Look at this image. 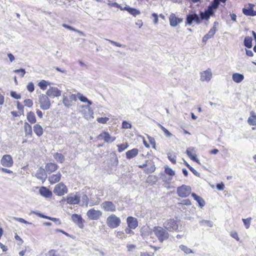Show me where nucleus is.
I'll use <instances>...</instances> for the list:
<instances>
[{"instance_id":"obj_1","label":"nucleus","mask_w":256,"mask_h":256,"mask_svg":"<svg viewBox=\"0 0 256 256\" xmlns=\"http://www.w3.org/2000/svg\"><path fill=\"white\" fill-rule=\"evenodd\" d=\"M152 231L154 234L160 242L168 240L170 237L168 230L162 226H155L154 227Z\"/></svg>"},{"instance_id":"obj_2","label":"nucleus","mask_w":256,"mask_h":256,"mask_svg":"<svg viewBox=\"0 0 256 256\" xmlns=\"http://www.w3.org/2000/svg\"><path fill=\"white\" fill-rule=\"evenodd\" d=\"M106 223L107 226L110 228H115L120 226L121 220L116 214H112L107 218Z\"/></svg>"},{"instance_id":"obj_3","label":"nucleus","mask_w":256,"mask_h":256,"mask_svg":"<svg viewBox=\"0 0 256 256\" xmlns=\"http://www.w3.org/2000/svg\"><path fill=\"white\" fill-rule=\"evenodd\" d=\"M53 192L58 196H62L68 193V188L63 182H59L55 186Z\"/></svg>"},{"instance_id":"obj_4","label":"nucleus","mask_w":256,"mask_h":256,"mask_svg":"<svg viewBox=\"0 0 256 256\" xmlns=\"http://www.w3.org/2000/svg\"><path fill=\"white\" fill-rule=\"evenodd\" d=\"M177 194L181 198H186L190 195L192 192L190 186L182 184L177 188Z\"/></svg>"},{"instance_id":"obj_5","label":"nucleus","mask_w":256,"mask_h":256,"mask_svg":"<svg viewBox=\"0 0 256 256\" xmlns=\"http://www.w3.org/2000/svg\"><path fill=\"white\" fill-rule=\"evenodd\" d=\"M38 102L40 107L42 110H47L50 107V100L46 95L41 94L38 97Z\"/></svg>"},{"instance_id":"obj_6","label":"nucleus","mask_w":256,"mask_h":256,"mask_svg":"<svg viewBox=\"0 0 256 256\" xmlns=\"http://www.w3.org/2000/svg\"><path fill=\"white\" fill-rule=\"evenodd\" d=\"M164 228L169 232L176 231L178 228L177 222L174 219H168L164 224Z\"/></svg>"},{"instance_id":"obj_7","label":"nucleus","mask_w":256,"mask_h":256,"mask_svg":"<svg viewBox=\"0 0 256 256\" xmlns=\"http://www.w3.org/2000/svg\"><path fill=\"white\" fill-rule=\"evenodd\" d=\"M102 214L100 210H96L94 208L90 209L86 212V216L90 220H98L102 216Z\"/></svg>"},{"instance_id":"obj_8","label":"nucleus","mask_w":256,"mask_h":256,"mask_svg":"<svg viewBox=\"0 0 256 256\" xmlns=\"http://www.w3.org/2000/svg\"><path fill=\"white\" fill-rule=\"evenodd\" d=\"M98 139L104 140L107 143H112L114 142L116 138L114 136H112L108 132H102L99 134L97 137Z\"/></svg>"},{"instance_id":"obj_9","label":"nucleus","mask_w":256,"mask_h":256,"mask_svg":"<svg viewBox=\"0 0 256 256\" xmlns=\"http://www.w3.org/2000/svg\"><path fill=\"white\" fill-rule=\"evenodd\" d=\"M0 164L4 167L11 168L14 165V160L10 154H4L1 158Z\"/></svg>"},{"instance_id":"obj_10","label":"nucleus","mask_w":256,"mask_h":256,"mask_svg":"<svg viewBox=\"0 0 256 256\" xmlns=\"http://www.w3.org/2000/svg\"><path fill=\"white\" fill-rule=\"evenodd\" d=\"M64 200L68 204H77L80 202V196L78 194H74L73 193H70Z\"/></svg>"},{"instance_id":"obj_11","label":"nucleus","mask_w":256,"mask_h":256,"mask_svg":"<svg viewBox=\"0 0 256 256\" xmlns=\"http://www.w3.org/2000/svg\"><path fill=\"white\" fill-rule=\"evenodd\" d=\"M101 207L104 212H114L116 211V206L111 201H104L102 204Z\"/></svg>"},{"instance_id":"obj_12","label":"nucleus","mask_w":256,"mask_h":256,"mask_svg":"<svg viewBox=\"0 0 256 256\" xmlns=\"http://www.w3.org/2000/svg\"><path fill=\"white\" fill-rule=\"evenodd\" d=\"M71 219L80 228H84V220L80 215L76 214H72L71 216Z\"/></svg>"},{"instance_id":"obj_13","label":"nucleus","mask_w":256,"mask_h":256,"mask_svg":"<svg viewBox=\"0 0 256 256\" xmlns=\"http://www.w3.org/2000/svg\"><path fill=\"white\" fill-rule=\"evenodd\" d=\"M46 96L52 98L59 96L61 95V91L56 87H50L46 92Z\"/></svg>"},{"instance_id":"obj_14","label":"nucleus","mask_w":256,"mask_h":256,"mask_svg":"<svg viewBox=\"0 0 256 256\" xmlns=\"http://www.w3.org/2000/svg\"><path fill=\"white\" fill-rule=\"evenodd\" d=\"M126 222L128 227L133 230L136 228L138 224L137 218L133 216H128L126 218Z\"/></svg>"},{"instance_id":"obj_15","label":"nucleus","mask_w":256,"mask_h":256,"mask_svg":"<svg viewBox=\"0 0 256 256\" xmlns=\"http://www.w3.org/2000/svg\"><path fill=\"white\" fill-rule=\"evenodd\" d=\"M170 24L172 26H176L182 22V19L177 17L174 14H171L169 17Z\"/></svg>"},{"instance_id":"obj_16","label":"nucleus","mask_w":256,"mask_h":256,"mask_svg":"<svg viewBox=\"0 0 256 256\" xmlns=\"http://www.w3.org/2000/svg\"><path fill=\"white\" fill-rule=\"evenodd\" d=\"M254 4H249L248 8H244L242 9V12L244 14L247 16H256V11L254 10Z\"/></svg>"},{"instance_id":"obj_17","label":"nucleus","mask_w":256,"mask_h":256,"mask_svg":"<svg viewBox=\"0 0 256 256\" xmlns=\"http://www.w3.org/2000/svg\"><path fill=\"white\" fill-rule=\"evenodd\" d=\"M214 14V12L212 8V7H208V10L204 12H200V19H202V20H208L210 18V16H212Z\"/></svg>"},{"instance_id":"obj_18","label":"nucleus","mask_w":256,"mask_h":256,"mask_svg":"<svg viewBox=\"0 0 256 256\" xmlns=\"http://www.w3.org/2000/svg\"><path fill=\"white\" fill-rule=\"evenodd\" d=\"M58 166L54 162H48L45 166V170L46 173L50 174L58 169Z\"/></svg>"},{"instance_id":"obj_19","label":"nucleus","mask_w":256,"mask_h":256,"mask_svg":"<svg viewBox=\"0 0 256 256\" xmlns=\"http://www.w3.org/2000/svg\"><path fill=\"white\" fill-rule=\"evenodd\" d=\"M75 100H76V97L74 94H70L68 96H63L62 102L66 106H72V102Z\"/></svg>"},{"instance_id":"obj_20","label":"nucleus","mask_w":256,"mask_h":256,"mask_svg":"<svg viewBox=\"0 0 256 256\" xmlns=\"http://www.w3.org/2000/svg\"><path fill=\"white\" fill-rule=\"evenodd\" d=\"M212 77V73L210 68L200 73V80L202 81H209Z\"/></svg>"},{"instance_id":"obj_21","label":"nucleus","mask_w":256,"mask_h":256,"mask_svg":"<svg viewBox=\"0 0 256 256\" xmlns=\"http://www.w3.org/2000/svg\"><path fill=\"white\" fill-rule=\"evenodd\" d=\"M62 178V174L60 172H57L56 174L51 175L48 177V181L52 184L57 183L60 181Z\"/></svg>"},{"instance_id":"obj_22","label":"nucleus","mask_w":256,"mask_h":256,"mask_svg":"<svg viewBox=\"0 0 256 256\" xmlns=\"http://www.w3.org/2000/svg\"><path fill=\"white\" fill-rule=\"evenodd\" d=\"M138 150L136 148H132L127 151L126 153V156L127 159L130 160L136 156L138 154Z\"/></svg>"},{"instance_id":"obj_23","label":"nucleus","mask_w":256,"mask_h":256,"mask_svg":"<svg viewBox=\"0 0 256 256\" xmlns=\"http://www.w3.org/2000/svg\"><path fill=\"white\" fill-rule=\"evenodd\" d=\"M216 31V28L214 26L202 38V42H206L208 39L212 38Z\"/></svg>"},{"instance_id":"obj_24","label":"nucleus","mask_w":256,"mask_h":256,"mask_svg":"<svg viewBox=\"0 0 256 256\" xmlns=\"http://www.w3.org/2000/svg\"><path fill=\"white\" fill-rule=\"evenodd\" d=\"M39 192L42 196L46 198H50L52 196V192L45 186H42L40 188Z\"/></svg>"},{"instance_id":"obj_25","label":"nucleus","mask_w":256,"mask_h":256,"mask_svg":"<svg viewBox=\"0 0 256 256\" xmlns=\"http://www.w3.org/2000/svg\"><path fill=\"white\" fill-rule=\"evenodd\" d=\"M248 122L250 126H256V114L254 111L250 112V116L248 119Z\"/></svg>"},{"instance_id":"obj_26","label":"nucleus","mask_w":256,"mask_h":256,"mask_svg":"<svg viewBox=\"0 0 256 256\" xmlns=\"http://www.w3.org/2000/svg\"><path fill=\"white\" fill-rule=\"evenodd\" d=\"M191 195L193 197L194 200L197 202L200 207L202 208L203 206H204L206 203L202 197L198 196L195 193H192Z\"/></svg>"},{"instance_id":"obj_27","label":"nucleus","mask_w":256,"mask_h":256,"mask_svg":"<svg viewBox=\"0 0 256 256\" xmlns=\"http://www.w3.org/2000/svg\"><path fill=\"white\" fill-rule=\"evenodd\" d=\"M34 131L36 135L40 136L43 134L44 130L42 127L39 124H36L33 127Z\"/></svg>"},{"instance_id":"obj_28","label":"nucleus","mask_w":256,"mask_h":256,"mask_svg":"<svg viewBox=\"0 0 256 256\" xmlns=\"http://www.w3.org/2000/svg\"><path fill=\"white\" fill-rule=\"evenodd\" d=\"M24 130L26 136H32V126L27 122H25L24 124Z\"/></svg>"},{"instance_id":"obj_29","label":"nucleus","mask_w":256,"mask_h":256,"mask_svg":"<svg viewBox=\"0 0 256 256\" xmlns=\"http://www.w3.org/2000/svg\"><path fill=\"white\" fill-rule=\"evenodd\" d=\"M186 154L191 160L198 164H200V161L197 158L196 154L194 152H193L192 149L187 150H186Z\"/></svg>"},{"instance_id":"obj_30","label":"nucleus","mask_w":256,"mask_h":256,"mask_svg":"<svg viewBox=\"0 0 256 256\" xmlns=\"http://www.w3.org/2000/svg\"><path fill=\"white\" fill-rule=\"evenodd\" d=\"M35 214L38 216L42 218H46L47 220H52V222H58L59 224H61V222L59 218H52L48 216H45L43 214L38 213V212H35Z\"/></svg>"},{"instance_id":"obj_31","label":"nucleus","mask_w":256,"mask_h":256,"mask_svg":"<svg viewBox=\"0 0 256 256\" xmlns=\"http://www.w3.org/2000/svg\"><path fill=\"white\" fill-rule=\"evenodd\" d=\"M232 78L234 82L240 83L243 80L244 76L239 73H234L232 74Z\"/></svg>"},{"instance_id":"obj_32","label":"nucleus","mask_w":256,"mask_h":256,"mask_svg":"<svg viewBox=\"0 0 256 256\" xmlns=\"http://www.w3.org/2000/svg\"><path fill=\"white\" fill-rule=\"evenodd\" d=\"M26 118L28 120L30 124H35L36 122V117L34 112H28L26 115Z\"/></svg>"},{"instance_id":"obj_33","label":"nucleus","mask_w":256,"mask_h":256,"mask_svg":"<svg viewBox=\"0 0 256 256\" xmlns=\"http://www.w3.org/2000/svg\"><path fill=\"white\" fill-rule=\"evenodd\" d=\"M46 170L44 169L40 168L36 174V177L40 180H45Z\"/></svg>"},{"instance_id":"obj_34","label":"nucleus","mask_w":256,"mask_h":256,"mask_svg":"<svg viewBox=\"0 0 256 256\" xmlns=\"http://www.w3.org/2000/svg\"><path fill=\"white\" fill-rule=\"evenodd\" d=\"M54 158L58 162L62 164L64 161V157L62 154L56 152L54 154Z\"/></svg>"},{"instance_id":"obj_35","label":"nucleus","mask_w":256,"mask_h":256,"mask_svg":"<svg viewBox=\"0 0 256 256\" xmlns=\"http://www.w3.org/2000/svg\"><path fill=\"white\" fill-rule=\"evenodd\" d=\"M129 146L128 142H126L124 143L118 144V152H122L126 150Z\"/></svg>"},{"instance_id":"obj_36","label":"nucleus","mask_w":256,"mask_h":256,"mask_svg":"<svg viewBox=\"0 0 256 256\" xmlns=\"http://www.w3.org/2000/svg\"><path fill=\"white\" fill-rule=\"evenodd\" d=\"M244 45L248 48H251L252 47V38L248 36H246L244 40Z\"/></svg>"},{"instance_id":"obj_37","label":"nucleus","mask_w":256,"mask_h":256,"mask_svg":"<svg viewBox=\"0 0 256 256\" xmlns=\"http://www.w3.org/2000/svg\"><path fill=\"white\" fill-rule=\"evenodd\" d=\"M50 84V83L45 80H40L38 84V86L42 90H46L48 87V86Z\"/></svg>"},{"instance_id":"obj_38","label":"nucleus","mask_w":256,"mask_h":256,"mask_svg":"<svg viewBox=\"0 0 256 256\" xmlns=\"http://www.w3.org/2000/svg\"><path fill=\"white\" fill-rule=\"evenodd\" d=\"M111 166L116 167L118 164V159L116 154H114V157L110 160Z\"/></svg>"},{"instance_id":"obj_39","label":"nucleus","mask_w":256,"mask_h":256,"mask_svg":"<svg viewBox=\"0 0 256 256\" xmlns=\"http://www.w3.org/2000/svg\"><path fill=\"white\" fill-rule=\"evenodd\" d=\"M156 170V167L154 164H152L149 167L146 166V168L144 169V172L146 174H148L150 173L154 172Z\"/></svg>"},{"instance_id":"obj_40","label":"nucleus","mask_w":256,"mask_h":256,"mask_svg":"<svg viewBox=\"0 0 256 256\" xmlns=\"http://www.w3.org/2000/svg\"><path fill=\"white\" fill-rule=\"evenodd\" d=\"M78 98L81 102H87L88 105H90L92 104L91 102L82 94H78Z\"/></svg>"},{"instance_id":"obj_41","label":"nucleus","mask_w":256,"mask_h":256,"mask_svg":"<svg viewBox=\"0 0 256 256\" xmlns=\"http://www.w3.org/2000/svg\"><path fill=\"white\" fill-rule=\"evenodd\" d=\"M180 248L186 254H190L192 252V250L186 246L182 244L180 246Z\"/></svg>"},{"instance_id":"obj_42","label":"nucleus","mask_w":256,"mask_h":256,"mask_svg":"<svg viewBox=\"0 0 256 256\" xmlns=\"http://www.w3.org/2000/svg\"><path fill=\"white\" fill-rule=\"evenodd\" d=\"M109 120V118L108 117H104V118H98L96 119V121L100 124H106Z\"/></svg>"},{"instance_id":"obj_43","label":"nucleus","mask_w":256,"mask_h":256,"mask_svg":"<svg viewBox=\"0 0 256 256\" xmlns=\"http://www.w3.org/2000/svg\"><path fill=\"white\" fill-rule=\"evenodd\" d=\"M164 172L166 174L170 176H174L175 174L174 172L168 166L165 168Z\"/></svg>"},{"instance_id":"obj_44","label":"nucleus","mask_w":256,"mask_h":256,"mask_svg":"<svg viewBox=\"0 0 256 256\" xmlns=\"http://www.w3.org/2000/svg\"><path fill=\"white\" fill-rule=\"evenodd\" d=\"M116 236L120 239H124L126 238V236L123 231L117 232H116Z\"/></svg>"},{"instance_id":"obj_45","label":"nucleus","mask_w":256,"mask_h":256,"mask_svg":"<svg viewBox=\"0 0 256 256\" xmlns=\"http://www.w3.org/2000/svg\"><path fill=\"white\" fill-rule=\"evenodd\" d=\"M251 220V218L242 219V221L246 228H250Z\"/></svg>"},{"instance_id":"obj_46","label":"nucleus","mask_w":256,"mask_h":256,"mask_svg":"<svg viewBox=\"0 0 256 256\" xmlns=\"http://www.w3.org/2000/svg\"><path fill=\"white\" fill-rule=\"evenodd\" d=\"M168 158L171 162L173 164H176V156L174 154H168Z\"/></svg>"},{"instance_id":"obj_47","label":"nucleus","mask_w":256,"mask_h":256,"mask_svg":"<svg viewBox=\"0 0 256 256\" xmlns=\"http://www.w3.org/2000/svg\"><path fill=\"white\" fill-rule=\"evenodd\" d=\"M24 104L25 106L28 108H31L33 105V102L30 99H26L24 100Z\"/></svg>"},{"instance_id":"obj_48","label":"nucleus","mask_w":256,"mask_h":256,"mask_svg":"<svg viewBox=\"0 0 256 256\" xmlns=\"http://www.w3.org/2000/svg\"><path fill=\"white\" fill-rule=\"evenodd\" d=\"M220 2L218 0H214L212 3V5L208 7H212V10L213 8L216 9L218 8L220 4Z\"/></svg>"},{"instance_id":"obj_49","label":"nucleus","mask_w":256,"mask_h":256,"mask_svg":"<svg viewBox=\"0 0 256 256\" xmlns=\"http://www.w3.org/2000/svg\"><path fill=\"white\" fill-rule=\"evenodd\" d=\"M194 20L193 14H188L187 16L186 22V24H188L189 25H190L192 24Z\"/></svg>"},{"instance_id":"obj_50","label":"nucleus","mask_w":256,"mask_h":256,"mask_svg":"<svg viewBox=\"0 0 256 256\" xmlns=\"http://www.w3.org/2000/svg\"><path fill=\"white\" fill-rule=\"evenodd\" d=\"M160 129L164 132V134L168 137H170L172 136V134L167 130L166 129L164 126H163L162 125H160Z\"/></svg>"},{"instance_id":"obj_51","label":"nucleus","mask_w":256,"mask_h":256,"mask_svg":"<svg viewBox=\"0 0 256 256\" xmlns=\"http://www.w3.org/2000/svg\"><path fill=\"white\" fill-rule=\"evenodd\" d=\"M27 90L30 92L34 90V84L32 82H29L26 86Z\"/></svg>"},{"instance_id":"obj_52","label":"nucleus","mask_w":256,"mask_h":256,"mask_svg":"<svg viewBox=\"0 0 256 256\" xmlns=\"http://www.w3.org/2000/svg\"><path fill=\"white\" fill-rule=\"evenodd\" d=\"M14 72L16 74H20L21 77H24L26 74L25 70L22 68L16 70H14Z\"/></svg>"},{"instance_id":"obj_53","label":"nucleus","mask_w":256,"mask_h":256,"mask_svg":"<svg viewBox=\"0 0 256 256\" xmlns=\"http://www.w3.org/2000/svg\"><path fill=\"white\" fill-rule=\"evenodd\" d=\"M122 128L126 129L130 128L132 124L126 121H124L122 123Z\"/></svg>"},{"instance_id":"obj_54","label":"nucleus","mask_w":256,"mask_h":256,"mask_svg":"<svg viewBox=\"0 0 256 256\" xmlns=\"http://www.w3.org/2000/svg\"><path fill=\"white\" fill-rule=\"evenodd\" d=\"M128 12H130V14L134 16H136L140 14V13L139 10L132 8H130Z\"/></svg>"},{"instance_id":"obj_55","label":"nucleus","mask_w":256,"mask_h":256,"mask_svg":"<svg viewBox=\"0 0 256 256\" xmlns=\"http://www.w3.org/2000/svg\"><path fill=\"white\" fill-rule=\"evenodd\" d=\"M10 96L14 98L15 99L18 100L20 99L21 98V96L20 94H17L15 92H10Z\"/></svg>"},{"instance_id":"obj_56","label":"nucleus","mask_w":256,"mask_h":256,"mask_svg":"<svg viewBox=\"0 0 256 256\" xmlns=\"http://www.w3.org/2000/svg\"><path fill=\"white\" fill-rule=\"evenodd\" d=\"M62 26L66 28H68L70 30H72V31H74V32H80V33H81L82 32H80L79 30L75 29L74 28L68 26V25H67L66 24H62Z\"/></svg>"},{"instance_id":"obj_57","label":"nucleus","mask_w":256,"mask_h":256,"mask_svg":"<svg viewBox=\"0 0 256 256\" xmlns=\"http://www.w3.org/2000/svg\"><path fill=\"white\" fill-rule=\"evenodd\" d=\"M230 236L234 238H235L236 240L238 241L240 238L238 237V234L236 232L232 231L230 233Z\"/></svg>"},{"instance_id":"obj_58","label":"nucleus","mask_w":256,"mask_h":256,"mask_svg":"<svg viewBox=\"0 0 256 256\" xmlns=\"http://www.w3.org/2000/svg\"><path fill=\"white\" fill-rule=\"evenodd\" d=\"M194 16V21H195L197 24H200L202 19H200V16L198 17V16L196 14H193Z\"/></svg>"},{"instance_id":"obj_59","label":"nucleus","mask_w":256,"mask_h":256,"mask_svg":"<svg viewBox=\"0 0 256 256\" xmlns=\"http://www.w3.org/2000/svg\"><path fill=\"white\" fill-rule=\"evenodd\" d=\"M16 106H17V108L18 110H21L22 112V113H23V112H24V106H23V105L20 102L18 101L16 102Z\"/></svg>"},{"instance_id":"obj_60","label":"nucleus","mask_w":256,"mask_h":256,"mask_svg":"<svg viewBox=\"0 0 256 256\" xmlns=\"http://www.w3.org/2000/svg\"><path fill=\"white\" fill-rule=\"evenodd\" d=\"M14 238L17 241L20 242L18 244H21L24 242V240H22V238H21L20 236H18L17 234H15Z\"/></svg>"},{"instance_id":"obj_61","label":"nucleus","mask_w":256,"mask_h":256,"mask_svg":"<svg viewBox=\"0 0 256 256\" xmlns=\"http://www.w3.org/2000/svg\"><path fill=\"white\" fill-rule=\"evenodd\" d=\"M152 16L154 18V24H157L158 21V14L156 13H153Z\"/></svg>"},{"instance_id":"obj_62","label":"nucleus","mask_w":256,"mask_h":256,"mask_svg":"<svg viewBox=\"0 0 256 256\" xmlns=\"http://www.w3.org/2000/svg\"><path fill=\"white\" fill-rule=\"evenodd\" d=\"M132 228H130L129 227L128 228H126V229H125V232L126 234H134V232L132 230Z\"/></svg>"},{"instance_id":"obj_63","label":"nucleus","mask_w":256,"mask_h":256,"mask_svg":"<svg viewBox=\"0 0 256 256\" xmlns=\"http://www.w3.org/2000/svg\"><path fill=\"white\" fill-rule=\"evenodd\" d=\"M224 186L222 182L220 184H216V188L218 190H223L224 189Z\"/></svg>"},{"instance_id":"obj_64","label":"nucleus","mask_w":256,"mask_h":256,"mask_svg":"<svg viewBox=\"0 0 256 256\" xmlns=\"http://www.w3.org/2000/svg\"><path fill=\"white\" fill-rule=\"evenodd\" d=\"M1 170L4 173H7V174H12L13 173L12 170L7 169V168H1Z\"/></svg>"}]
</instances>
